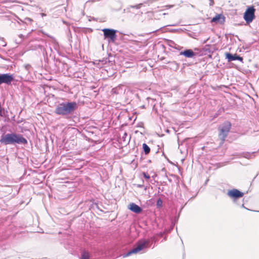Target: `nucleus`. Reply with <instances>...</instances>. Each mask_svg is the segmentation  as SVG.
<instances>
[{
	"mask_svg": "<svg viewBox=\"0 0 259 259\" xmlns=\"http://www.w3.org/2000/svg\"><path fill=\"white\" fill-rule=\"evenodd\" d=\"M78 107L75 101H72L67 99H61L55 103L54 113L66 118L73 115Z\"/></svg>",
	"mask_w": 259,
	"mask_h": 259,
	"instance_id": "1",
	"label": "nucleus"
},
{
	"mask_svg": "<svg viewBox=\"0 0 259 259\" xmlns=\"http://www.w3.org/2000/svg\"><path fill=\"white\" fill-rule=\"evenodd\" d=\"M27 143V139L22 135L14 132L3 133L0 138V144L3 145H26Z\"/></svg>",
	"mask_w": 259,
	"mask_h": 259,
	"instance_id": "2",
	"label": "nucleus"
},
{
	"mask_svg": "<svg viewBox=\"0 0 259 259\" xmlns=\"http://www.w3.org/2000/svg\"><path fill=\"white\" fill-rule=\"evenodd\" d=\"M153 241H155L154 237L151 239H143L139 240L132 249L122 254L123 257H126L133 254L137 253L145 249L150 247Z\"/></svg>",
	"mask_w": 259,
	"mask_h": 259,
	"instance_id": "3",
	"label": "nucleus"
},
{
	"mask_svg": "<svg viewBox=\"0 0 259 259\" xmlns=\"http://www.w3.org/2000/svg\"><path fill=\"white\" fill-rule=\"evenodd\" d=\"M244 194L243 192L236 188L229 190L227 193L233 203L236 205H240L239 199L243 197Z\"/></svg>",
	"mask_w": 259,
	"mask_h": 259,
	"instance_id": "4",
	"label": "nucleus"
},
{
	"mask_svg": "<svg viewBox=\"0 0 259 259\" xmlns=\"http://www.w3.org/2000/svg\"><path fill=\"white\" fill-rule=\"evenodd\" d=\"M231 127V123L230 121H226L224 122L221 126L219 127L220 133L219 137L223 143L227 138L228 133L229 132Z\"/></svg>",
	"mask_w": 259,
	"mask_h": 259,
	"instance_id": "5",
	"label": "nucleus"
},
{
	"mask_svg": "<svg viewBox=\"0 0 259 259\" xmlns=\"http://www.w3.org/2000/svg\"><path fill=\"white\" fill-rule=\"evenodd\" d=\"M104 33V39H107L108 43H113L117 39L116 33L117 30L110 28H104L102 29Z\"/></svg>",
	"mask_w": 259,
	"mask_h": 259,
	"instance_id": "6",
	"label": "nucleus"
},
{
	"mask_svg": "<svg viewBox=\"0 0 259 259\" xmlns=\"http://www.w3.org/2000/svg\"><path fill=\"white\" fill-rule=\"evenodd\" d=\"M180 213L177 214V210H172L171 213L174 214V216L170 215L169 217V220L170 221L171 224L168 229H166V232L167 233H169L174 228V227L176 223L178 222L179 217H180Z\"/></svg>",
	"mask_w": 259,
	"mask_h": 259,
	"instance_id": "7",
	"label": "nucleus"
},
{
	"mask_svg": "<svg viewBox=\"0 0 259 259\" xmlns=\"http://www.w3.org/2000/svg\"><path fill=\"white\" fill-rule=\"evenodd\" d=\"M255 9L253 7H248L244 14L243 18L248 24L251 23L255 18Z\"/></svg>",
	"mask_w": 259,
	"mask_h": 259,
	"instance_id": "8",
	"label": "nucleus"
},
{
	"mask_svg": "<svg viewBox=\"0 0 259 259\" xmlns=\"http://www.w3.org/2000/svg\"><path fill=\"white\" fill-rule=\"evenodd\" d=\"M128 209L136 214H140L143 211V208L141 207L134 202L130 203L128 206Z\"/></svg>",
	"mask_w": 259,
	"mask_h": 259,
	"instance_id": "9",
	"label": "nucleus"
},
{
	"mask_svg": "<svg viewBox=\"0 0 259 259\" xmlns=\"http://www.w3.org/2000/svg\"><path fill=\"white\" fill-rule=\"evenodd\" d=\"M225 21V17L222 14H218L215 15L211 20L212 23H215V24H222Z\"/></svg>",
	"mask_w": 259,
	"mask_h": 259,
	"instance_id": "10",
	"label": "nucleus"
},
{
	"mask_svg": "<svg viewBox=\"0 0 259 259\" xmlns=\"http://www.w3.org/2000/svg\"><path fill=\"white\" fill-rule=\"evenodd\" d=\"M125 91V88L122 84H119L117 87L113 88L111 90L112 94H120L124 93Z\"/></svg>",
	"mask_w": 259,
	"mask_h": 259,
	"instance_id": "11",
	"label": "nucleus"
},
{
	"mask_svg": "<svg viewBox=\"0 0 259 259\" xmlns=\"http://www.w3.org/2000/svg\"><path fill=\"white\" fill-rule=\"evenodd\" d=\"M180 55H183L186 58H192L196 56V54L191 49H187L180 53Z\"/></svg>",
	"mask_w": 259,
	"mask_h": 259,
	"instance_id": "12",
	"label": "nucleus"
},
{
	"mask_svg": "<svg viewBox=\"0 0 259 259\" xmlns=\"http://www.w3.org/2000/svg\"><path fill=\"white\" fill-rule=\"evenodd\" d=\"M226 58L228 59L229 62L234 61V60H239L240 61H243V58L236 54L232 55L230 53H227L226 54Z\"/></svg>",
	"mask_w": 259,
	"mask_h": 259,
	"instance_id": "13",
	"label": "nucleus"
},
{
	"mask_svg": "<svg viewBox=\"0 0 259 259\" xmlns=\"http://www.w3.org/2000/svg\"><path fill=\"white\" fill-rule=\"evenodd\" d=\"M13 76L8 73L0 74V81H13Z\"/></svg>",
	"mask_w": 259,
	"mask_h": 259,
	"instance_id": "14",
	"label": "nucleus"
},
{
	"mask_svg": "<svg viewBox=\"0 0 259 259\" xmlns=\"http://www.w3.org/2000/svg\"><path fill=\"white\" fill-rule=\"evenodd\" d=\"M232 87V84L230 85H217L216 87H212L215 90H221L225 92H228L229 90Z\"/></svg>",
	"mask_w": 259,
	"mask_h": 259,
	"instance_id": "15",
	"label": "nucleus"
},
{
	"mask_svg": "<svg viewBox=\"0 0 259 259\" xmlns=\"http://www.w3.org/2000/svg\"><path fill=\"white\" fill-rule=\"evenodd\" d=\"M256 152H242L241 154V155L242 157L247 158V159H251L255 157V155L256 154Z\"/></svg>",
	"mask_w": 259,
	"mask_h": 259,
	"instance_id": "16",
	"label": "nucleus"
},
{
	"mask_svg": "<svg viewBox=\"0 0 259 259\" xmlns=\"http://www.w3.org/2000/svg\"><path fill=\"white\" fill-rule=\"evenodd\" d=\"M151 151L150 147L146 144L143 143L142 144V153H144L145 155H148Z\"/></svg>",
	"mask_w": 259,
	"mask_h": 259,
	"instance_id": "17",
	"label": "nucleus"
},
{
	"mask_svg": "<svg viewBox=\"0 0 259 259\" xmlns=\"http://www.w3.org/2000/svg\"><path fill=\"white\" fill-rule=\"evenodd\" d=\"M91 256L89 252L83 250L81 253L80 259H90Z\"/></svg>",
	"mask_w": 259,
	"mask_h": 259,
	"instance_id": "18",
	"label": "nucleus"
},
{
	"mask_svg": "<svg viewBox=\"0 0 259 259\" xmlns=\"http://www.w3.org/2000/svg\"><path fill=\"white\" fill-rule=\"evenodd\" d=\"M8 111L5 110L4 108H0V116L6 117L8 116Z\"/></svg>",
	"mask_w": 259,
	"mask_h": 259,
	"instance_id": "19",
	"label": "nucleus"
},
{
	"mask_svg": "<svg viewBox=\"0 0 259 259\" xmlns=\"http://www.w3.org/2000/svg\"><path fill=\"white\" fill-rule=\"evenodd\" d=\"M156 206L157 208H160L163 206V200L161 198H158L157 199Z\"/></svg>",
	"mask_w": 259,
	"mask_h": 259,
	"instance_id": "20",
	"label": "nucleus"
},
{
	"mask_svg": "<svg viewBox=\"0 0 259 259\" xmlns=\"http://www.w3.org/2000/svg\"><path fill=\"white\" fill-rule=\"evenodd\" d=\"M168 45L170 47H172V48H174L176 49H179V46L176 44L175 43L174 41H172V40H170L169 42V44H168Z\"/></svg>",
	"mask_w": 259,
	"mask_h": 259,
	"instance_id": "21",
	"label": "nucleus"
},
{
	"mask_svg": "<svg viewBox=\"0 0 259 259\" xmlns=\"http://www.w3.org/2000/svg\"><path fill=\"white\" fill-rule=\"evenodd\" d=\"M53 38V43L54 45V49L56 50H58L59 49V45L57 40L53 37H51Z\"/></svg>",
	"mask_w": 259,
	"mask_h": 259,
	"instance_id": "22",
	"label": "nucleus"
},
{
	"mask_svg": "<svg viewBox=\"0 0 259 259\" xmlns=\"http://www.w3.org/2000/svg\"><path fill=\"white\" fill-rule=\"evenodd\" d=\"M142 175H143V177L146 180H149L150 179V177L149 175L147 172H142Z\"/></svg>",
	"mask_w": 259,
	"mask_h": 259,
	"instance_id": "23",
	"label": "nucleus"
},
{
	"mask_svg": "<svg viewBox=\"0 0 259 259\" xmlns=\"http://www.w3.org/2000/svg\"><path fill=\"white\" fill-rule=\"evenodd\" d=\"M62 91L65 92H69L70 91V89L69 87L65 85L64 88L62 89Z\"/></svg>",
	"mask_w": 259,
	"mask_h": 259,
	"instance_id": "24",
	"label": "nucleus"
},
{
	"mask_svg": "<svg viewBox=\"0 0 259 259\" xmlns=\"http://www.w3.org/2000/svg\"><path fill=\"white\" fill-rule=\"evenodd\" d=\"M25 68L27 71H30L31 69V66L29 64H27L25 65Z\"/></svg>",
	"mask_w": 259,
	"mask_h": 259,
	"instance_id": "25",
	"label": "nucleus"
},
{
	"mask_svg": "<svg viewBox=\"0 0 259 259\" xmlns=\"http://www.w3.org/2000/svg\"><path fill=\"white\" fill-rule=\"evenodd\" d=\"M127 134L126 132H125L124 134H123V135L122 136V140L123 142H125V140H126V138L127 137Z\"/></svg>",
	"mask_w": 259,
	"mask_h": 259,
	"instance_id": "26",
	"label": "nucleus"
},
{
	"mask_svg": "<svg viewBox=\"0 0 259 259\" xmlns=\"http://www.w3.org/2000/svg\"><path fill=\"white\" fill-rule=\"evenodd\" d=\"M0 40L2 41L1 45L3 47H5L6 46V43L4 41L3 38H0Z\"/></svg>",
	"mask_w": 259,
	"mask_h": 259,
	"instance_id": "27",
	"label": "nucleus"
},
{
	"mask_svg": "<svg viewBox=\"0 0 259 259\" xmlns=\"http://www.w3.org/2000/svg\"><path fill=\"white\" fill-rule=\"evenodd\" d=\"M240 204H240V205H239V206H240L241 207H242V208H245V209H247V208H246L244 206V203H243V200H242L241 201V202H240ZM248 210H249V209H248Z\"/></svg>",
	"mask_w": 259,
	"mask_h": 259,
	"instance_id": "28",
	"label": "nucleus"
},
{
	"mask_svg": "<svg viewBox=\"0 0 259 259\" xmlns=\"http://www.w3.org/2000/svg\"><path fill=\"white\" fill-rule=\"evenodd\" d=\"M25 22L27 23V22H31L33 20L32 19L30 18H26L25 19Z\"/></svg>",
	"mask_w": 259,
	"mask_h": 259,
	"instance_id": "29",
	"label": "nucleus"
},
{
	"mask_svg": "<svg viewBox=\"0 0 259 259\" xmlns=\"http://www.w3.org/2000/svg\"><path fill=\"white\" fill-rule=\"evenodd\" d=\"M3 83H7L8 85H11L12 84V82H0V84H2Z\"/></svg>",
	"mask_w": 259,
	"mask_h": 259,
	"instance_id": "30",
	"label": "nucleus"
},
{
	"mask_svg": "<svg viewBox=\"0 0 259 259\" xmlns=\"http://www.w3.org/2000/svg\"><path fill=\"white\" fill-rule=\"evenodd\" d=\"M136 186L138 188H142L144 187V185L142 184H137Z\"/></svg>",
	"mask_w": 259,
	"mask_h": 259,
	"instance_id": "31",
	"label": "nucleus"
},
{
	"mask_svg": "<svg viewBox=\"0 0 259 259\" xmlns=\"http://www.w3.org/2000/svg\"><path fill=\"white\" fill-rule=\"evenodd\" d=\"M100 61L102 62V64H106V63L107 62V59L102 60V61Z\"/></svg>",
	"mask_w": 259,
	"mask_h": 259,
	"instance_id": "32",
	"label": "nucleus"
},
{
	"mask_svg": "<svg viewBox=\"0 0 259 259\" xmlns=\"http://www.w3.org/2000/svg\"><path fill=\"white\" fill-rule=\"evenodd\" d=\"M141 5H142V4H140V5H139L135 6H134V8H137V9H139V8H140V7H141Z\"/></svg>",
	"mask_w": 259,
	"mask_h": 259,
	"instance_id": "33",
	"label": "nucleus"
},
{
	"mask_svg": "<svg viewBox=\"0 0 259 259\" xmlns=\"http://www.w3.org/2000/svg\"><path fill=\"white\" fill-rule=\"evenodd\" d=\"M143 123L142 122L138 123V124L137 125L138 127H143Z\"/></svg>",
	"mask_w": 259,
	"mask_h": 259,
	"instance_id": "34",
	"label": "nucleus"
},
{
	"mask_svg": "<svg viewBox=\"0 0 259 259\" xmlns=\"http://www.w3.org/2000/svg\"><path fill=\"white\" fill-rule=\"evenodd\" d=\"M90 88H91V89L92 90H94V89H95L96 88V87L95 86H94V85H92Z\"/></svg>",
	"mask_w": 259,
	"mask_h": 259,
	"instance_id": "35",
	"label": "nucleus"
},
{
	"mask_svg": "<svg viewBox=\"0 0 259 259\" xmlns=\"http://www.w3.org/2000/svg\"><path fill=\"white\" fill-rule=\"evenodd\" d=\"M167 161H168L170 164H172V165H174V163L172 161H171L170 160H168Z\"/></svg>",
	"mask_w": 259,
	"mask_h": 259,
	"instance_id": "36",
	"label": "nucleus"
},
{
	"mask_svg": "<svg viewBox=\"0 0 259 259\" xmlns=\"http://www.w3.org/2000/svg\"><path fill=\"white\" fill-rule=\"evenodd\" d=\"M40 15L42 16V17H44V16H46V14H45V13H40Z\"/></svg>",
	"mask_w": 259,
	"mask_h": 259,
	"instance_id": "37",
	"label": "nucleus"
},
{
	"mask_svg": "<svg viewBox=\"0 0 259 259\" xmlns=\"http://www.w3.org/2000/svg\"><path fill=\"white\" fill-rule=\"evenodd\" d=\"M19 36L20 38H23V37H24V36H23V34H20V35H19Z\"/></svg>",
	"mask_w": 259,
	"mask_h": 259,
	"instance_id": "38",
	"label": "nucleus"
},
{
	"mask_svg": "<svg viewBox=\"0 0 259 259\" xmlns=\"http://www.w3.org/2000/svg\"><path fill=\"white\" fill-rule=\"evenodd\" d=\"M163 155H164V157H165V158L166 159L167 158H168L167 157V156H166V155H164V153H163Z\"/></svg>",
	"mask_w": 259,
	"mask_h": 259,
	"instance_id": "39",
	"label": "nucleus"
},
{
	"mask_svg": "<svg viewBox=\"0 0 259 259\" xmlns=\"http://www.w3.org/2000/svg\"><path fill=\"white\" fill-rule=\"evenodd\" d=\"M147 162H148V163H151V160L149 159V160H148L147 161Z\"/></svg>",
	"mask_w": 259,
	"mask_h": 259,
	"instance_id": "40",
	"label": "nucleus"
},
{
	"mask_svg": "<svg viewBox=\"0 0 259 259\" xmlns=\"http://www.w3.org/2000/svg\"><path fill=\"white\" fill-rule=\"evenodd\" d=\"M96 205H97V207L98 208V204L97 203H95Z\"/></svg>",
	"mask_w": 259,
	"mask_h": 259,
	"instance_id": "41",
	"label": "nucleus"
},
{
	"mask_svg": "<svg viewBox=\"0 0 259 259\" xmlns=\"http://www.w3.org/2000/svg\"><path fill=\"white\" fill-rule=\"evenodd\" d=\"M98 91V90H94L95 92H97Z\"/></svg>",
	"mask_w": 259,
	"mask_h": 259,
	"instance_id": "42",
	"label": "nucleus"
},
{
	"mask_svg": "<svg viewBox=\"0 0 259 259\" xmlns=\"http://www.w3.org/2000/svg\"><path fill=\"white\" fill-rule=\"evenodd\" d=\"M142 108H145V106L144 105L142 106Z\"/></svg>",
	"mask_w": 259,
	"mask_h": 259,
	"instance_id": "43",
	"label": "nucleus"
},
{
	"mask_svg": "<svg viewBox=\"0 0 259 259\" xmlns=\"http://www.w3.org/2000/svg\"><path fill=\"white\" fill-rule=\"evenodd\" d=\"M158 152H159V151H158V149L157 151L155 152V153H157Z\"/></svg>",
	"mask_w": 259,
	"mask_h": 259,
	"instance_id": "44",
	"label": "nucleus"
},
{
	"mask_svg": "<svg viewBox=\"0 0 259 259\" xmlns=\"http://www.w3.org/2000/svg\"><path fill=\"white\" fill-rule=\"evenodd\" d=\"M129 119H130V120H131V119H132V117H129Z\"/></svg>",
	"mask_w": 259,
	"mask_h": 259,
	"instance_id": "45",
	"label": "nucleus"
},
{
	"mask_svg": "<svg viewBox=\"0 0 259 259\" xmlns=\"http://www.w3.org/2000/svg\"><path fill=\"white\" fill-rule=\"evenodd\" d=\"M5 121H8V120H7V119H5Z\"/></svg>",
	"mask_w": 259,
	"mask_h": 259,
	"instance_id": "46",
	"label": "nucleus"
},
{
	"mask_svg": "<svg viewBox=\"0 0 259 259\" xmlns=\"http://www.w3.org/2000/svg\"><path fill=\"white\" fill-rule=\"evenodd\" d=\"M208 181V180H207V181H205V183H206Z\"/></svg>",
	"mask_w": 259,
	"mask_h": 259,
	"instance_id": "47",
	"label": "nucleus"
}]
</instances>
